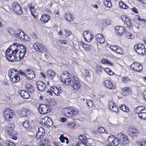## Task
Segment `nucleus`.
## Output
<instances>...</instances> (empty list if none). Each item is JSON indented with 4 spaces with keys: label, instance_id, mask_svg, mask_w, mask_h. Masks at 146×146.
<instances>
[{
    "label": "nucleus",
    "instance_id": "nucleus-53",
    "mask_svg": "<svg viewBox=\"0 0 146 146\" xmlns=\"http://www.w3.org/2000/svg\"><path fill=\"white\" fill-rule=\"evenodd\" d=\"M67 125L69 128H73L75 125V124L74 122H71L67 123Z\"/></svg>",
    "mask_w": 146,
    "mask_h": 146
},
{
    "label": "nucleus",
    "instance_id": "nucleus-8",
    "mask_svg": "<svg viewBox=\"0 0 146 146\" xmlns=\"http://www.w3.org/2000/svg\"><path fill=\"white\" fill-rule=\"evenodd\" d=\"M127 133L131 137L134 139L138 136L139 133L136 128L133 127H131L129 128Z\"/></svg>",
    "mask_w": 146,
    "mask_h": 146
},
{
    "label": "nucleus",
    "instance_id": "nucleus-7",
    "mask_svg": "<svg viewBox=\"0 0 146 146\" xmlns=\"http://www.w3.org/2000/svg\"><path fill=\"white\" fill-rule=\"evenodd\" d=\"M45 134V131L42 127H39L38 128V130L36 134V136L34 139V140L43 139L42 138Z\"/></svg>",
    "mask_w": 146,
    "mask_h": 146
},
{
    "label": "nucleus",
    "instance_id": "nucleus-58",
    "mask_svg": "<svg viewBox=\"0 0 146 146\" xmlns=\"http://www.w3.org/2000/svg\"><path fill=\"white\" fill-rule=\"evenodd\" d=\"M119 110V108L117 106L115 105L114 107L112 109V111H113L117 113Z\"/></svg>",
    "mask_w": 146,
    "mask_h": 146
},
{
    "label": "nucleus",
    "instance_id": "nucleus-47",
    "mask_svg": "<svg viewBox=\"0 0 146 146\" xmlns=\"http://www.w3.org/2000/svg\"><path fill=\"white\" fill-rule=\"evenodd\" d=\"M102 24L104 26H107L111 24L110 22L108 20H105L103 21Z\"/></svg>",
    "mask_w": 146,
    "mask_h": 146
},
{
    "label": "nucleus",
    "instance_id": "nucleus-33",
    "mask_svg": "<svg viewBox=\"0 0 146 146\" xmlns=\"http://www.w3.org/2000/svg\"><path fill=\"white\" fill-rule=\"evenodd\" d=\"M78 139L80 141V142H83L86 143L87 142V139L86 137L83 135H80L78 136Z\"/></svg>",
    "mask_w": 146,
    "mask_h": 146
},
{
    "label": "nucleus",
    "instance_id": "nucleus-57",
    "mask_svg": "<svg viewBox=\"0 0 146 146\" xmlns=\"http://www.w3.org/2000/svg\"><path fill=\"white\" fill-rule=\"evenodd\" d=\"M47 117H45L44 118H42L40 120V123L42 124L46 125V120Z\"/></svg>",
    "mask_w": 146,
    "mask_h": 146
},
{
    "label": "nucleus",
    "instance_id": "nucleus-49",
    "mask_svg": "<svg viewBox=\"0 0 146 146\" xmlns=\"http://www.w3.org/2000/svg\"><path fill=\"white\" fill-rule=\"evenodd\" d=\"M115 105L112 101H110L109 102V109L112 110V109Z\"/></svg>",
    "mask_w": 146,
    "mask_h": 146
},
{
    "label": "nucleus",
    "instance_id": "nucleus-23",
    "mask_svg": "<svg viewBox=\"0 0 146 146\" xmlns=\"http://www.w3.org/2000/svg\"><path fill=\"white\" fill-rule=\"evenodd\" d=\"M13 125L12 123H7L5 127V129L8 131V134L10 135H11L12 133V131L13 130Z\"/></svg>",
    "mask_w": 146,
    "mask_h": 146
},
{
    "label": "nucleus",
    "instance_id": "nucleus-39",
    "mask_svg": "<svg viewBox=\"0 0 146 146\" xmlns=\"http://www.w3.org/2000/svg\"><path fill=\"white\" fill-rule=\"evenodd\" d=\"M118 4L119 7L121 8L126 9L128 7V6L126 4L122 2H119Z\"/></svg>",
    "mask_w": 146,
    "mask_h": 146
},
{
    "label": "nucleus",
    "instance_id": "nucleus-19",
    "mask_svg": "<svg viewBox=\"0 0 146 146\" xmlns=\"http://www.w3.org/2000/svg\"><path fill=\"white\" fill-rule=\"evenodd\" d=\"M37 88L39 91H45L46 88L45 84L42 82L38 81L37 82Z\"/></svg>",
    "mask_w": 146,
    "mask_h": 146
},
{
    "label": "nucleus",
    "instance_id": "nucleus-51",
    "mask_svg": "<svg viewBox=\"0 0 146 146\" xmlns=\"http://www.w3.org/2000/svg\"><path fill=\"white\" fill-rule=\"evenodd\" d=\"M8 32L11 35H14L15 36L16 32L13 29H9L8 30Z\"/></svg>",
    "mask_w": 146,
    "mask_h": 146
},
{
    "label": "nucleus",
    "instance_id": "nucleus-59",
    "mask_svg": "<svg viewBox=\"0 0 146 146\" xmlns=\"http://www.w3.org/2000/svg\"><path fill=\"white\" fill-rule=\"evenodd\" d=\"M66 137H64L63 136V135L62 134L60 136L59 139L60 141L62 143H64V140H66Z\"/></svg>",
    "mask_w": 146,
    "mask_h": 146
},
{
    "label": "nucleus",
    "instance_id": "nucleus-29",
    "mask_svg": "<svg viewBox=\"0 0 146 146\" xmlns=\"http://www.w3.org/2000/svg\"><path fill=\"white\" fill-rule=\"evenodd\" d=\"M35 5L32 3H31L28 5V7L30 9L32 15L34 17H36V15L34 14L35 11Z\"/></svg>",
    "mask_w": 146,
    "mask_h": 146
},
{
    "label": "nucleus",
    "instance_id": "nucleus-63",
    "mask_svg": "<svg viewBox=\"0 0 146 146\" xmlns=\"http://www.w3.org/2000/svg\"><path fill=\"white\" fill-rule=\"evenodd\" d=\"M59 41L62 44H67V41L65 39H60Z\"/></svg>",
    "mask_w": 146,
    "mask_h": 146
},
{
    "label": "nucleus",
    "instance_id": "nucleus-42",
    "mask_svg": "<svg viewBox=\"0 0 146 146\" xmlns=\"http://www.w3.org/2000/svg\"><path fill=\"white\" fill-rule=\"evenodd\" d=\"M104 70L108 74L110 75H112L114 74V73L111 70L108 68H105L104 69Z\"/></svg>",
    "mask_w": 146,
    "mask_h": 146
},
{
    "label": "nucleus",
    "instance_id": "nucleus-13",
    "mask_svg": "<svg viewBox=\"0 0 146 146\" xmlns=\"http://www.w3.org/2000/svg\"><path fill=\"white\" fill-rule=\"evenodd\" d=\"M18 111L19 113V115L21 117L28 116L30 115V112L27 109L23 108L18 110Z\"/></svg>",
    "mask_w": 146,
    "mask_h": 146
},
{
    "label": "nucleus",
    "instance_id": "nucleus-21",
    "mask_svg": "<svg viewBox=\"0 0 146 146\" xmlns=\"http://www.w3.org/2000/svg\"><path fill=\"white\" fill-rule=\"evenodd\" d=\"M50 16L47 14H43L42 15L41 18L40 19V21L42 24L47 23L50 20Z\"/></svg>",
    "mask_w": 146,
    "mask_h": 146
},
{
    "label": "nucleus",
    "instance_id": "nucleus-6",
    "mask_svg": "<svg viewBox=\"0 0 146 146\" xmlns=\"http://www.w3.org/2000/svg\"><path fill=\"white\" fill-rule=\"evenodd\" d=\"M38 108L39 112L41 114H46L49 113L50 111V107L46 104H40L38 105Z\"/></svg>",
    "mask_w": 146,
    "mask_h": 146
},
{
    "label": "nucleus",
    "instance_id": "nucleus-56",
    "mask_svg": "<svg viewBox=\"0 0 146 146\" xmlns=\"http://www.w3.org/2000/svg\"><path fill=\"white\" fill-rule=\"evenodd\" d=\"M118 47L115 45H113L110 46V48L113 51L115 52Z\"/></svg>",
    "mask_w": 146,
    "mask_h": 146
},
{
    "label": "nucleus",
    "instance_id": "nucleus-14",
    "mask_svg": "<svg viewBox=\"0 0 146 146\" xmlns=\"http://www.w3.org/2000/svg\"><path fill=\"white\" fill-rule=\"evenodd\" d=\"M115 29L116 30L117 34L120 36H123L125 31V29L121 26H116Z\"/></svg>",
    "mask_w": 146,
    "mask_h": 146
},
{
    "label": "nucleus",
    "instance_id": "nucleus-61",
    "mask_svg": "<svg viewBox=\"0 0 146 146\" xmlns=\"http://www.w3.org/2000/svg\"><path fill=\"white\" fill-rule=\"evenodd\" d=\"M86 103L88 106L91 107L92 106L93 103L90 100H86Z\"/></svg>",
    "mask_w": 146,
    "mask_h": 146
},
{
    "label": "nucleus",
    "instance_id": "nucleus-15",
    "mask_svg": "<svg viewBox=\"0 0 146 146\" xmlns=\"http://www.w3.org/2000/svg\"><path fill=\"white\" fill-rule=\"evenodd\" d=\"M25 71L27 73L26 77L28 79L31 80L35 78V75L34 72L30 69H26Z\"/></svg>",
    "mask_w": 146,
    "mask_h": 146
},
{
    "label": "nucleus",
    "instance_id": "nucleus-16",
    "mask_svg": "<svg viewBox=\"0 0 146 146\" xmlns=\"http://www.w3.org/2000/svg\"><path fill=\"white\" fill-rule=\"evenodd\" d=\"M35 49L37 51L43 53L44 49V47L40 43L37 42L33 45Z\"/></svg>",
    "mask_w": 146,
    "mask_h": 146
},
{
    "label": "nucleus",
    "instance_id": "nucleus-11",
    "mask_svg": "<svg viewBox=\"0 0 146 146\" xmlns=\"http://www.w3.org/2000/svg\"><path fill=\"white\" fill-rule=\"evenodd\" d=\"M5 117L7 119L13 118L15 116V114L9 109H5L3 112Z\"/></svg>",
    "mask_w": 146,
    "mask_h": 146
},
{
    "label": "nucleus",
    "instance_id": "nucleus-3",
    "mask_svg": "<svg viewBox=\"0 0 146 146\" xmlns=\"http://www.w3.org/2000/svg\"><path fill=\"white\" fill-rule=\"evenodd\" d=\"M70 83L71 84L69 86L71 85L74 90H77L80 88L81 84L78 76L76 75H74L72 76Z\"/></svg>",
    "mask_w": 146,
    "mask_h": 146
},
{
    "label": "nucleus",
    "instance_id": "nucleus-32",
    "mask_svg": "<svg viewBox=\"0 0 146 146\" xmlns=\"http://www.w3.org/2000/svg\"><path fill=\"white\" fill-rule=\"evenodd\" d=\"M19 93L24 99H27L29 97V94L28 92H19Z\"/></svg>",
    "mask_w": 146,
    "mask_h": 146
},
{
    "label": "nucleus",
    "instance_id": "nucleus-55",
    "mask_svg": "<svg viewBox=\"0 0 146 146\" xmlns=\"http://www.w3.org/2000/svg\"><path fill=\"white\" fill-rule=\"evenodd\" d=\"M130 81V79L128 77H123L121 79V81L125 83H127Z\"/></svg>",
    "mask_w": 146,
    "mask_h": 146
},
{
    "label": "nucleus",
    "instance_id": "nucleus-12",
    "mask_svg": "<svg viewBox=\"0 0 146 146\" xmlns=\"http://www.w3.org/2000/svg\"><path fill=\"white\" fill-rule=\"evenodd\" d=\"M12 9L17 13L21 14L22 13V8L17 2H14L12 5Z\"/></svg>",
    "mask_w": 146,
    "mask_h": 146
},
{
    "label": "nucleus",
    "instance_id": "nucleus-22",
    "mask_svg": "<svg viewBox=\"0 0 146 146\" xmlns=\"http://www.w3.org/2000/svg\"><path fill=\"white\" fill-rule=\"evenodd\" d=\"M46 74L47 77L52 80L54 78L56 75L55 72L51 69L47 71Z\"/></svg>",
    "mask_w": 146,
    "mask_h": 146
},
{
    "label": "nucleus",
    "instance_id": "nucleus-25",
    "mask_svg": "<svg viewBox=\"0 0 146 146\" xmlns=\"http://www.w3.org/2000/svg\"><path fill=\"white\" fill-rule=\"evenodd\" d=\"M97 40L99 43H102L105 41V39L103 35L100 34H97L96 36Z\"/></svg>",
    "mask_w": 146,
    "mask_h": 146
},
{
    "label": "nucleus",
    "instance_id": "nucleus-50",
    "mask_svg": "<svg viewBox=\"0 0 146 146\" xmlns=\"http://www.w3.org/2000/svg\"><path fill=\"white\" fill-rule=\"evenodd\" d=\"M83 74L85 77H86L89 76L90 73L87 70H84L83 72Z\"/></svg>",
    "mask_w": 146,
    "mask_h": 146
},
{
    "label": "nucleus",
    "instance_id": "nucleus-9",
    "mask_svg": "<svg viewBox=\"0 0 146 146\" xmlns=\"http://www.w3.org/2000/svg\"><path fill=\"white\" fill-rule=\"evenodd\" d=\"M108 141L111 146H117L119 144L118 138H116L113 135H110L108 137Z\"/></svg>",
    "mask_w": 146,
    "mask_h": 146
},
{
    "label": "nucleus",
    "instance_id": "nucleus-35",
    "mask_svg": "<svg viewBox=\"0 0 146 146\" xmlns=\"http://www.w3.org/2000/svg\"><path fill=\"white\" fill-rule=\"evenodd\" d=\"M65 17L68 21H71L73 19L72 15L69 12L67 13L65 15Z\"/></svg>",
    "mask_w": 146,
    "mask_h": 146
},
{
    "label": "nucleus",
    "instance_id": "nucleus-27",
    "mask_svg": "<svg viewBox=\"0 0 146 146\" xmlns=\"http://www.w3.org/2000/svg\"><path fill=\"white\" fill-rule=\"evenodd\" d=\"M40 146H50V142L48 140L43 139L41 140Z\"/></svg>",
    "mask_w": 146,
    "mask_h": 146
},
{
    "label": "nucleus",
    "instance_id": "nucleus-38",
    "mask_svg": "<svg viewBox=\"0 0 146 146\" xmlns=\"http://www.w3.org/2000/svg\"><path fill=\"white\" fill-rule=\"evenodd\" d=\"M119 108L121 110H122L125 112H128L129 111L128 108L124 104H121Z\"/></svg>",
    "mask_w": 146,
    "mask_h": 146
},
{
    "label": "nucleus",
    "instance_id": "nucleus-36",
    "mask_svg": "<svg viewBox=\"0 0 146 146\" xmlns=\"http://www.w3.org/2000/svg\"><path fill=\"white\" fill-rule=\"evenodd\" d=\"M50 91H54L57 90L58 91H60L63 90L62 88L59 86H52L50 88Z\"/></svg>",
    "mask_w": 146,
    "mask_h": 146
},
{
    "label": "nucleus",
    "instance_id": "nucleus-26",
    "mask_svg": "<svg viewBox=\"0 0 146 146\" xmlns=\"http://www.w3.org/2000/svg\"><path fill=\"white\" fill-rule=\"evenodd\" d=\"M19 74V72L15 68L11 69L10 70H9L8 75L9 77H11V76H14V75H17V74Z\"/></svg>",
    "mask_w": 146,
    "mask_h": 146
},
{
    "label": "nucleus",
    "instance_id": "nucleus-44",
    "mask_svg": "<svg viewBox=\"0 0 146 146\" xmlns=\"http://www.w3.org/2000/svg\"><path fill=\"white\" fill-rule=\"evenodd\" d=\"M23 126L26 128H28L30 125V122L29 121L27 120L23 123Z\"/></svg>",
    "mask_w": 146,
    "mask_h": 146
},
{
    "label": "nucleus",
    "instance_id": "nucleus-45",
    "mask_svg": "<svg viewBox=\"0 0 146 146\" xmlns=\"http://www.w3.org/2000/svg\"><path fill=\"white\" fill-rule=\"evenodd\" d=\"M124 135H126L122 133H118L117 135V136L118 139H119V140H121L123 139L124 137H123L124 136Z\"/></svg>",
    "mask_w": 146,
    "mask_h": 146
},
{
    "label": "nucleus",
    "instance_id": "nucleus-1",
    "mask_svg": "<svg viewBox=\"0 0 146 146\" xmlns=\"http://www.w3.org/2000/svg\"><path fill=\"white\" fill-rule=\"evenodd\" d=\"M26 52V48L25 46L13 43L6 50L5 54L6 59L13 62L22 60Z\"/></svg>",
    "mask_w": 146,
    "mask_h": 146
},
{
    "label": "nucleus",
    "instance_id": "nucleus-28",
    "mask_svg": "<svg viewBox=\"0 0 146 146\" xmlns=\"http://www.w3.org/2000/svg\"><path fill=\"white\" fill-rule=\"evenodd\" d=\"M11 80L13 82L15 83L19 82L20 80V77L19 74L17 75L12 76L10 77Z\"/></svg>",
    "mask_w": 146,
    "mask_h": 146
},
{
    "label": "nucleus",
    "instance_id": "nucleus-48",
    "mask_svg": "<svg viewBox=\"0 0 146 146\" xmlns=\"http://www.w3.org/2000/svg\"><path fill=\"white\" fill-rule=\"evenodd\" d=\"M98 129L100 133H108V132H107V131H106L105 129L103 127H99L98 128Z\"/></svg>",
    "mask_w": 146,
    "mask_h": 146
},
{
    "label": "nucleus",
    "instance_id": "nucleus-62",
    "mask_svg": "<svg viewBox=\"0 0 146 146\" xmlns=\"http://www.w3.org/2000/svg\"><path fill=\"white\" fill-rule=\"evenodd\" d=\"M141 106H138L137 108L135 109V112L137 113V111H139V113H141L142 112V110H141Z\"/></svg>",
    "mask_w": 146,
    "mask_h": 146
},
{
    "label": "nucleus",
    "instance_id": "nucleus-41",
    "mask_svg": "<svg viewBox=\"0 0 146 146\" xmlns=\"http://www.w3.org/2000/svg\"><path fill=\"white\" fill-rule=\"evenodd\" d=\"M47 117L45 125L51 126L52 125V121L50 118Z\"/></svg>",
    "mask_w": 146,
    "mask_h": 146
},
{
    "label": "nucleus",
    "instance_id": "nucleus-43",
    "mask_svg": "<svg viewBox=\"0 0 146 146\" xmlns=\"http://www.w3.org/2000/svg\"><path fill=\"white\" fill-rule=\"evenodd\" d=\"M125 35L129 39H132L134 37L133 35L129 32H125Z\"/></svg>",
    "mask_w": 146,
    "mask_h": 146
},
{
    "label": "nucleus",
    "instance_id": "nucleus-40",
    "mask_svg": "<svg viewBox=\"0 0 146 146\" xmlns=\"http://www.w3.org/2000/svg\"><path fill=\"white\" fill-rule=\"evenodd\" d=\"M104 3L106 6L108 7H110L111 6L110 0H104Z\"/></svg>",
    "mask_w": 146,
    "mask_h": 146
},
{
    "label": "nucleus",
    "instance_id": "nucleus-54",
    "mask_svg": "<svg viewBox=\"0 0 146 146\" xmlns=\"http://www.w3.org/2000/svg\"><path fill=\"white\" fill-rule=\"evenodd\" d=\"M139 144L140 146H146V141L145 140H142Z\"/></svg>",
    "mask_w": 146,
    "mask_h": 146
},
{
    "label": "nucleus",
    "instance_id": "nucleus-31",
    "mask_svg": "<svg viewBox=\"0 0 146 146\" xmlns=\"http://www.w3.org/2000/svg\"><path fill=\"white\" fill-rule=\"evenodd\" d=\"M104 70V68L102 66L97 65L96 68L95 72L98 74L100 75Z\"/></svg>",
    "mask_w": 146,
    "mask_h": 146
},
{
    "label": "nucleus",
    "instance_id": "nucleus-52",
    "mask_svg": "<svg viewBox=\"0 0 146 146\" xmlns=\"http://www.w3.org/2000/svg\"><path fill=\"white\" fill-rule=\"evenodd\" d=\"M64 31L65 32L64 35L65 36H68L72 34V32L68 30H64Z\"/></svg>",
    "mask_w": 146,
    "mask_h": 146
},
{
    "label": "nucleus",
    "instance_id": "nucleus-20",
    "mask_svg": "<svg viewBox=\"0 0 146 146\" xmlns=\"http://www.w3.org/2000/svg\"><path fill=\"white\" fill-rule=\"evenodd\" d=\"M105 86L110 89L114 90L115 88V87L113 85L112 83L109 80H106L104 81Z\"/></svg>",
    "mask_w": 146,
    "mask_h": 146
},
{
    "label": "nucleus",
    "instance_id": "nucleus-30",
    "mask_svg": "<svg viewBox=\"0 0 146 146\" xmlns=\"http://www.w3.org/2000/svg\"><path fill=\"white\" fill-rule=\"evenodd\" d=\"M56 102L55 100L53 99H50L48 100L47 104V105L50 108V106H54L56 104Z\"/></svg>",
    "mask_w": 146,
    "mask_h": 146
},
{
    "label": "nucleus",
    "instance_id": "nucleus-10",
    "mask_svg": "<svg viewBox=\"0 0 146 146\" xmlns=\"http://www.w3.org/2000/svg\"><path fill=\"white\" fill-rule=\"evenodd\" d=\"M131 68L133 70L137 72H140L143 70L141 64L137 62H134L131 65Z\"/></svg>",
    "mask_w": 146,
    "mask_h": 146
},
{
    "label": "nucleus",
    "instance_id": "nucleus-2",
    "mask_svg": "<svg viewBox=\"0 0 146 146\" xmlns=\"http://www.w3.org/2000/svg\"><path fill=\"white\" fill-rule=\"evenodd\" d=\"M61 113L64 116L71 117L78 114L79 111L76 108L70 106L62 108L61 110Z\"/></svg>",
    "mask_w": 146,
    "mask_h": 146
},
{
    "label": "nucleus",
    "instance_id": "nucleus-34",
    "mask_svg": "<svg viewBox=\"0 0 146 146\" xmlns=\"http://www.w3.org/2000/svg\"><path fill=\"white\" fill-rule=\"evenodd\" d=\"M137 113H138L139 117L143 119H146V113L144 112H141L139 113V111H137Z\"/></svg>",
    "mask_w": 146,
    "mask_h": 146
},
{
    "label": "nucleus",
    "instance_id": "nucleus-5",
    "mask_svg": "<svg viewBox=\"0 0 146 146\" xmlns=\"http://www.w3.org/2000/svg\"><path fill=\"white\" fill-rule=\"evenodd\" d=\"M135 51L139 54H143L146 53V48L144 45L139 43L134 46Z\"/></svg>",
    "mask_w": 146,
    "mask_h": 146
},
{
    "label": "nucleus",
    "instance_id": "nucleus-64",
    "mask_svg": "<svg viewBox=\"0 0 146 146\" xmlns=\"http://www.w3.org/2000/svg\"><path fill=\"white\" fill-rule=\"evenodd\" d=\"M122 49L121 48H119L118 47V48L116 49V50L115 51V52L118 53L119 54H122Z\"/></svg>",
    "mask_w": 146,
    "mask_h": 146
},
{
    "label": "nucleus",
    "instance_id": "nucleus-24",
    "mask_svg": "<svg viewBox=\"0 0 146 146\" xmlns=\"http://www.w3.org/2000/svg\"><path fill=\"white\" fill-rule=\"evenodd\" d=\"M122 17V20L124 22L125 24H126L127 26L129 28L131 27V23L129 20V18L127 17L126 16H123Z\"/></svg>",
    "mask_w": 146,
    "mask_h": 146
},
{
    "label": "nucleus",
    "instance_id": "nucleus-17",
    "mask_svg": "<svg viewBox=\"0 0 146 146\" xmlns=\"http://www.w3.org/2000/svg\"><path fill=\"white\" fill-rule=\"evenodd\" d=\"M83 36L85 40H86V41L88 42H90L94 37V36L90 34V33H89L88 31H84L83 34Z\"/></svg>",
    "mask_w": 146,
    "mask_h": 146
},
{
    "label": "nucleus",
    "instance_id": "nucleus-60",
    "mask_svg": "<svg viewBox=\"0 0 146 146\" xmlns=\"http://www.w3.org/2000/svg\"><path fill=\"white\" fill-rule=\"evenodd\" d=\"M122 143L124 145H127L129 144V141L128 138L127 139L125 138V140H123Z\"/></svg>",
    "mask_w": 146,
    "mask_h": 146
},
{
    "label": "nucleus",
    "instance_id": "nucleus-4",
    "mask_svg": "<svg viewBox=\"0 0 146 146\" xmlns=\"http://www.w3.org/2000/svg\"><path fill=\"white\" fill-rule=\"evenodd\" d=\"M71 75L66 71L61 74L60 78L61 82L64 83L65 85L68 86L71 84Z\"/></svg>",
    "mask_w": 146,
    "mask_h": 146
},
{
    "label": "nucleus",
    "instance_id": "nucleus-37",
    "mask_svg": "<svg viewBox=\"0 0 146 146\" xmlns=\"http://www.w3.org/2000/svg\"><path fill=\"white\" fill-rule=\"evenodd\" d=\"M81 44V46H82L83 48L87 50H88L91 48V46L88 44H84L82 42Z\"/></svg>",
    "mask_w": 146,
    "mask_h": 146
},
{
    "label": "nucleus",
    "instance_id": "nucleus-46",
    "mask_svg": "<svg viewBox=\"0 0 146 146\" xmlns=\"http://www.w3.org/2000/svg\"><path fill=\"white\" fill-rule=\"evenodd\" d=\"M25 89L27 91H34V89L33 87L29 85L26 86L25 87Z\"/></svg>",
    "mask_w": 146,
    "mask_h": 146
},
{
    "label": "nucleus",
    "instance_id": "nucleus-18",
    "mask_svg": "<svg viewBox=\"0 0 146 146\" xmlns=\"http://www.w3.org/2000/svg\"><path fill=\"white\" fill-rule=\"evenodd\" d=\"M15 37L20 39L21 40L25 39V34L21 30H17L16 31Z\"/></svg>",
    "mask_w": 146,
    "mask_h": 146
}]
</instances>
